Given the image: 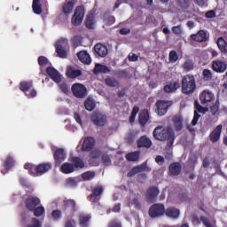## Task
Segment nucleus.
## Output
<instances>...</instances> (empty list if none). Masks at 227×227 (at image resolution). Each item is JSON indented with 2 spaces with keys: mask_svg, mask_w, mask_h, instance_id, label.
<instances>
[{
  "mask_svg": "<svg viewBox=\"0 0 227 227\" xmlns=\"http://www.w3.org/2000/svg\"><path fill=\"white\" fill-rule=\"evenodd\" d=\"M153 137L159 141H167L168 148L173 146L175 141V132L173 131V128L157 127L153 130Z\"/></svg>",
  "mask_w": 227,
  "mask_h": 227,
  "instance_id": "1",
  "label": "nucleus"
},
{
  "mask_svg": "<svg viewBox=\"0 0 227 227\" xmlns=\"http://www.w3.org/2000/svg\"><path fill=\"white\" fill-rule=\"evenodd\" d=\"M25 169H29V173L32 176H40V175H43V173H47L52 168L51 163H43L35 167L31 163H26L24 166Z\"/></svg>",
  "mask_w": 227,
  "mask_h": 227,
  "instance_id": "2",
  "label": "nucleus"
},
{
  "mask_svg": "<svg viewBox=\"0 0 227 227\" xmlns=\"http://www.w3.org/2000/svg\"><path fill=\"white\" fill-rule=\"evenodd\" d=\"M196 90V79L193 75L187 74L182 79V92L184 95H191Z\"/></svg>",
  "mask_w": 227,
  "mask_h": 227,
  "instance_id": "3",
  "label": "nucleus"
},
{
  "mask_svg": "<svg viewBox=\"0 0 227 227\" xmlns=\"http://www.w3.org/2000/svg\"><path fill=\"white\" fill-rule=\"evenodd\" d=\"M84 13H85L84 7L77 6L71 18L72 26H75V27L81 26L82 24V20H84Z\"/></svg>",
  "mask_w": 227,
  "mask_h": 227,
  "instance_id": "4",
  "label": "nucleus"
},
{
  "mask_svg": "<svg viewBox=\"0 0 227 227\" xmlns=\"http://www.w3.org/2000/svg\"><path fill=\"white\" fill-rule=\"evenodd\" d=\"M68 51H70V46L68 45L67 39H60L57 42L56 52L59 58H67V54H68Z\"/></svg>",
  "mask_w": 227,
  "mask_h": 227,
  "instance_id": "5",
  "label": "nucleus"
},
{
  "mask_svg": "<svg viewBox=\"0 0 227 227\" xmlns=\"http://www.w3.org/2000/svg\"><path fill=\"white\" fill-rule=\"evenodd\" d=\"M71 91L76 98H84L86 95H88V90L86 89V86L81 84V83H74L73 84L71 88Z\"/></svg>",
  "mask_w": 227,
  "mask_h": 227,
  "instance_id": "6",
  "label": "nucleus"
},
{
  "mask_svg": "<svg viewBox=\"0 0 227 227\" xmlns=\"http://www.w3.org/2000/svg\"><path fill=\"white\" fill-rule=\"evenodd\" d=\"M165 212L163 204H154L149 209V215L150 217H160V215H164Z\"/></svg>",
  "mask_w": 227,
  "mask_h": 227,
  "instance_id": "7",
  "label": "nucleus"
},
{
  "mask_svg": "<svg viewBox=\"0 0 227 227\" xmlns=\"http://www.w3.org/2000/svg\"><path fill=\"white\" fill-rule=\"evenodd\" d=\"M91 121L98 127H104L107 123V117L101 113H94L91 115Z\"/></svg>",
  "mask_w": 227,
  "mask_h": 227,
  "instance_id": "8",
  "label": "nucleus"
},
{
  "mask_svg": "<svg viewBox=\"0 0 227 227\" xmlns=\"http://www.w3.org/2000/svg\"><path fill=\"white\" fill-rule=\"evenodd\" d=\"M212 68L214 72L217 74H224V72H226L227 64L223 60L216 59L212 62Z\"/></svg>",
  "mask_w": 227,
  "mask_h": 227,
  "instance_id": "9",
  "label": "nucleus"
},
{
  "mask_svg": "<svg viewBox=\"0 0 227 227\" xmlns=\"http://www.w3.org/2000/svg\"><path fill=\"white\" fill-rule=\"evenodd\" d=\"M156 113L159 116H164L168 113V109L169 108V103L167 101H158L156 103Z\"/></svg>",
  "mask_w": 227,
  "mask_h": 227,
  "instance_id": "10",
  "label": "nucleus"
},
{
  "mask_svg": "<svg viewBox=\"0 0 227 227\" xmlns=\"http://www.w3.org/2000/svg\"><path fill=\"white\" fill-rule=\"evenodd\" d=\"M195 107H196V110L194 111V116L192 121V125H193V126L196 125L198 123V120H200V114H198V113L205 114V113H207V111H208L207 108H205V107L200 106L198 101L195 102Z\"/></svg>",
  "mask_w": 227,
  "mask_h": 227,
  "instance_id": "11",
  "label": "nucleus"
},
{
  "mask_svg": "<svg viewBox=\"0 0 227 227\" xmlns=\"http://www.w3.org/2000/svg\"><path fill=\"white\" fill-rule=\"evenodd\" d=\"M46 72L48 75L51 77V79L54 81V82H57V84H59V82H61V74L58 70H56V68L48 67L46 69Z\"/></svg>",
  "mask_w": 227,
  "mask_h": 227,
  "instance_id": "12",
  "label": "nucleus"
},
{
  "mask_svg": "<svg viewBox=\"0 0 227 227\" xmlns=\"http://www.w3.org/2000/svg\"><path fill=\"white\" fill-rule=\"evenodd\" d=\"M142 171H151L150 168H148V165H146V163H143L140 166L134 167L128 173V176H134L135 175H137V173H142Z\"/></svg>",
  "mask_w": 227,
  "mask_h": 227,
  "instance_id": "13",
  "label": "nucleus"
},
{
  "mask_svg": "<svg viewBox=\"0 0 227 227\" xmlns=\"http://www.w3.org/2000/svg\"><path fill=\"white\" fill-rule=\"evenodd\" d=\"M94 51L96 54L99 56V58H106V56L108 54L107 47L102 43H97L94 46Z\"/></svg>",
  "mask_w": 227,
  "mask_h": 227,
  "instance_id": "14",
  "label": "nucleus"
},
{
  "mask_svg": "<svg viewBox=\"0 0 227 227\" xmlns=\"http://www.w3.org/2000/svg\"><path fill=\"white\" fill-rule=\"evenodd\" d=\"M77 58L82 63H84V65H90V63H91V57H90V54L86 51L78 52Z\"/></svg>",
  "mask_w": 227,
  "mask_h": 227,
  "instance_id": "15",
  "label": "nucleus"
},
{
  "mask_svg": "<svg viewBox=\"0 0 227 227\" xmlns=\"http://www.w3.org/2000/svg\"><path fill=\"white\" fill-rule=\"evenodd\" d=\"M178 88H180V82L174 81L165 85L164 91H166V93H175Z\"/></svg>",
  "mask_w": 227,
  "mask_h": 227,
  "instance_id": "16",
  "label": "nucleus"
},
{
  "mask_svg": "<svg viewBox=\"0 0 227 227\" xmlns=\"http://www.w3.org/2000/svg\"><path fill=\"white\" fill-rule=\"evenodd\" d=\"M95 145V138L93 137H86L83 140L82 150V152H89V150H91Z\"/></svg>",
  "mask_w": 227,
  "mask_h": 227,
  "instance_id": "17",
  "label": "nucleus"
},
{
  "mask_svg": "<svg viewBox=\"0 0 227 227\" xmlns=\"http://www.w3.org/2000/svg\"><path fill=\"white\" fill-rule=\"evenodd\" d=\"M54 159L57 164H61L67 159V153L63 149H58L54 153Z\"/></svg>",
  "mask_w": 227,
  "mask_h": 227,
  "instance_id": "18",
  "label": "nucleus"
},
{
  "mask_svg": "<svg viewBox=\"0 0 227 227\" xmlns=\"http://www.w3.org/2000/svg\"><path fill=\"white\" fill-rule=\"evenodd\" d=\"M191 38L193 42H207V33L204 30H200L197 34L192 35Z\"/></svg>",
  "mask_w": 227,
  "mask_h": 227,
  "instance_id": "19",
  "label": "nucleus"
},
{
  "mask_svg": "<svg viewBox=\"0 0 227 227\" xmlns=\"http://www.w3.org/2000/svg\"><path fill=\"white\" fill-rule=\"evenodd\" d=\"M38 205H40V199L36 197H31L27 200V208L28 210H35Z\"/></svg>",
  "mask_w": 227,
  "mask_h": 227,
  "instance_id": "20",
  "label": "nucleus"
},
{
  "mask_svg": "<svg viewBox=\"0 0 227 227\" xmlns=\"http://www.w3.org/2000/svg\"><path fill=\"white\" fill-rule=\"evenodd\" d=\"M172 121H173L175 130L178 131L184 129V119H182V116L180 115L174 116Z\"/></svg>",
  "mask_w": 227,
  "mask_h": 227,
  "instance_id": "21",
  "label": "nucleus"
},
{
  "mask_svg": "<svg viewBox=\"0 0 227 227\" xmlns=\"http://www.w3.org/2000/svg\"><path fill=\"white\" fill-rule=\"evenodd\" d=\"M159 196V189L152 187L147 191L146 198L148 201H155V198Z\"/></svg>",
  "mask_w": 227,
  "mask_h": 227,
  "instance_id": "22",
  "label": "nucleus"
},
{
  "mask_svg": "<svg viewBox=\"0 0 227 227\" xmlns=\"http://www.w3.org/2000/svg\"><path fill=\"white\" fill-rule=\"evenodd\" d=\"M137 146L138 148H150V146H152V140H150L146 136H143L138 140Z\"/></svg>",
  "mask_w": 227,
  "mask_h": 227,
  "instance_id": "23",
  "label": "nucleus"
},
{
  "mask_svg": "<svg viewBox=\"0 0 227 227\" xmlns=\"http://www.w3.org/2000/svg\"><path fill=\"white\" fill-rule=\"evenodd\" d=\"M100 162V151L94 150L90 154V164L92 166H98Z\"/></svg>",
  "mask_w": 227,
  "mask_h": 227,
  "instance_id": "24",
  "label": "nucleus"
},
{
  "mask_svg": "<svg viewBox=\"0 0 227 227\" xmlns=\"http://www.w3.org/2000/svg\"><path fill=\"white\" fill-rule=\"evenodd\" d=\"M165 215L167 217H170V219H177L180 215V210L176 209V207H168L165 211Z\"/></svg>",
  "mask_w": 227,
  "mask_h": 227,
  "instance_id": "25",
  "label": "nucleus"
},
{
  "mask_svg": "<svg viewBox=\"0 0 227 227\" xmlns=\"http://www.w3.org/2000/svg\"><path fill=\"white\" fill-rule=\"evenodd\" d=\"M182 171V166L180 163H172L169 166V173L172 175V176H176L180 175V172Z\"/></svg>",
  "mask_w": 227,
  "mask_h": 227,
  "instance_id": "26",
  "label": "nucleus"
},
{
  "mask_svg": "<svg viewBox=\"0 0 227 227\" xmlns=\"http://www.w3.org/2000/svg\"><path fill=\"white\" fill-rule=\"evenodd\" d=\"M223 130V125H218L214 131L211 133V141L213 143H216L219 141V137H221V131Z\"/></svg>",
  "mask_w": 227,
  "mask_h": 227,
  "instance_id": "27",
  "label": "nucleus"
},
{
  "mask_svg": "<svg viewBox=\"0 0 227 227\" xmlns=\"http://www.w3.org/2000/svg\"><path fill=\"white\" fill-rule=\"evenodd\" d=\"M214 99V95L208 90H204L200 95V100L202 104H207V102H212Z\"/></svg>",
  "mask_w": 227,
  "mask_h": 227,
  "instance_id": "28",
  "label": "nucleus"
},
{
  "mask_svg": "<svg viewBox=\"0 0 227 227\" xmlns=\"http://www.w3.org/2000/svg\"><path fill=\"white\" fill-rule=\"evenodd\" d=\"M75 4L73 2V1H68V2H66L64 4H63V13H65V15H70V13H72V12L74 11V5Z\"/></svg>",
  "mask_w": 227,
  "mask_h": 227,
  "instance_id": "29",
  "label": "nucleus"
},
{
  "mask_svg": "<svg viewBox=\"0 0 227 227\" xmlns=\"http://www.w3.org/2000/svg\"><path fill=\"white\" fill-rule=\"evenodd\" d=\"M61 171L62 173L68 175L75 171V167L74 166V164L66 162L61 166Z\"/></svg>",
  "mask_w": 227,
  "mask_h": 227,
  "instance_id": "30",
  "label": "nucleus"
},
{
  "mask_svg": "<svg viewBox=\"0 0 227 227\" xmlns=\"http://www.w3.org/2000/svg\"><path fill=\"white\" fill-rule=\"evenodd\" d=\"M67 77H70V79H75V77H79V75H81V71L69 67L67 71Z\"/></svg>",
  "mask_w": 227,
  "mask_h": 227,
  "instance_id": "31",
  "label": "nucleus"
},
{
  "mask_svg": "<svg viewBox=\"0 0 227 227\" xmlns=\"http://www.w3.org/2000/svg\"><path fill=\"white\" fill-rule=\"evenodd\" d=\"M109 73V68L105 65L97 64L94 68V74H107Z\"/></svg>",
  "mask_w": 227,
  "mask_h": 227,
  "instance_id": "32",
  "label": "nucleus"
},
{
  "mask_svg": "<svg viewBox=\"0 0 227 227\" xmlns=\"http://www.w3.org/2000/svg\"><path fill=\"white\" fill-rule=\"evenodd\" d=\"M32 8L34 13L40 15L42 13V4H40V0H33Z\"/></svg>",
  "mask_w": 227,
  "mask_h": 227,
  "instance_id": "33",
  "label": "nucleus"
},
{
  "mask_svg": "<svg viewBox=\"0 0 227 227\" xmlns=\"http://www.w3.org/2000/svg\"><path fill=\"white\" fill-rule=\"evenodd\" d=\"M149 118L150 115L148 114V111L146 110H144L142 113L139 114V121L142 125H146Z\"/></svg>",
  "mask_w": 227,
  "mask_h": 227,
  "instance_id": "34",
  "label": "nucleus"
},
{
  "mask_svg": "<svg viewBox=\"0 0 227 227\" xmlns=\"http://www.w3.org/2000/svg\"><path fill=\"white\" fill-rule=\"evenodd\" d=\"M14 160L12 157H8L5 163H4V169H2V173L4 175H5V173L8 172V170L10 169V168H12L13 164H14Z\"/></svg>",
  "mask_w": 227,
  "mask_h": 227,
  "instance_id": "35",
  "label": "nucleus"
},
{
  "mask_svg": "<svg viewBox=\"0 0 227 227\" xmlns=\"http://www.w3.org/2000/svg\"><path fill=\"white\" fill-rule=\"evenodd\" d=\"M84 107L87 111H93L95 109V100L89 98L84 103Z\"/></svg>",
  "mask_w": 227,
  "mask_h": 227,
  "instance_id": "36",
  "label": "nucleus"
},
{
  "mask_svg": "<svg viewBox=\"0 0 227 227\" xmlns=\"http://www.w3.org/2000/svg\"><path fill=\"white\" fill-rule=\"evenodd\" d=\"M218 49L221 52H227V43L223 37H220L217 41Z\"/></svg>",
  "mask_w": 227,
  "mask_h": 227,
  "instance_id": "37",
  "label": "nucleus"
},
{
  "mask_svg": "<svg viewBox=\"0 0 227 227\" xmlns=\"http://www.w3.org/2000/svg\"><path fill=\"white\" fill-rule=\"evenodd\" d=\"M103 191L104 189L102 188V186H98L94 188L92 192V195L90 197L91 201L95 202V198H97V196H100Z\"/></svg>",
  "mask_w": 227,
  "mask_h": 227,
  "instance_id": "38",
  "label": "nucleus"
},
{
  "mask_svg": "<svg viewBox=\"0 0 227 227\" xmlns=\"http://www.w3.org/2000/svg\"><path fill=\"white\" fill-rule=\"evenodd\" d=\"M86 27L89 29H93V27H95V17L93 16V14H90L87 17Z\"/></svg>",
  "mask_w": 227,
  "mask_h": 227,
  "instance_id": "39",
  "label": "nucleus"
},
{
  "mask_svg": "<svg viewBox=\"0 0 227 227\" xmlns=\"http://www.w3.org/2000/svg\"><path fill=\"white\" fill-rule=\"evenodd\" d=\"M127 160L134 162L139 159V152L129 153L126 155Z\"/></svg>",
  "mask_w": 227,
  "mask_h": 227,
  "instance_id": "40",
  "label": "nucleus"
},
{
  "mask_svg": "<svg viewBox=\"0 0 227 227\" xmlns=\"http://www.w3.org/2000/svg\"><path fill=\"white\" fill-rule=\"evenodd\" d=\"M71 161L74 165V168H84V161L78 157L72 158Z\"/></svg>",
  "mask_w": 227,
  "mask_h": 227,
  "instance_id": "41",
  "label": "nucleus"
},
{
  "mask_svg": "<svg viewBox=\"0 0 227 227\" xmlns=\"http://www.w3.org/2000/svg\"><path fill=\"white\" fill-rule=\"evenodd\" d=\"M33 87V82H23L20 83V90L21 91H24L27 93V91Z\"/></svg>",
  "mask_w": 227,
  "mask_h": 227,
  "instance_id": "42",
  "label": "nucleus"
},
{
  "mask_svg": "<svg viewBox=\"0 0 227 227\" xmlns=\"http://www.w3.org/2000/svg\"><path fill=\"white\" fill-rule=\"evenodd\" d=\"M90 217L88 215H81L80 216V225L82 227L88 226V223H90Z\"/></svg>",
  "mask_w": 227,
  "mask_h": 227,
  "instance_id": "43",
  "label": "nucleus"
},
{
  "mask_svg": "<svg viewBox=\"0 0 227 227\" xmlns=\"http://www.w3.org/2000/svg\"><path fill=\"white\" fill-rule=\"evenodd\" d=\"M200 221L203 223V224L206 227H215V222H210V220H208V218L207 217H200Z\"/></svg>",
  "mask_w": 227,
  "mask_h": 227,
  "instance_id": "44",
  "label": "nucleus"
},
{
  "mask_svg": "<svg viewBox=\"0 0 227 227\" xmlns=\"http://www.w3.org/2000/svg\"><path fill=\"white\" fill-rule=\"evenodd\" d=\"M106 84L110 86V88H116V86H118V81L114 78H107L106 80Z\"/></svg>",
  "mask_w": 227,
  "mask_h": 227,
  "instance_id": "45",
  "label": "nucleus"
},
{
  "mask_svg": "<svg viewBox=\"0 0 227 227\" xmlns=\"http://www.w3.org/2000/svg\"><path fill=\"white\" fill-rule=\"evenodd\" d=\"M95 177V172L87 171L82 175V178L85 181L91 180Z\"/></svg>",
  "mask_w": 227,
  "mask_h": 227,
  "instance_id": "46",
  "label": "nucleus"
},
{
  "mask_svg": "<svg viewBox=\"0 0 227 227\" xmlns=\"http://www.w3.org/2000/svg\"><path fill=\"white\" fill-rule=\"evenodd\" d=\"M178 61V53L176 51H172L169 52V62L170 63H176Z\"/></svg>",
  "mask_w": 227,
  "mask_h": 227,
  "instance_id": "47",
  "label": "nucleus"
},
{
  "mask_svg": "<svg viewBox=\"0 0 227 227\" xmlns=\"http://www.w3.org/2000/svg\"><path fill=\"white\" fill-rule=\"evenodd\" d=\"M137 113H139V107L135 106L131 112V115L129 117V121L130 123H134V121H136V116L137 114Z\"/></svg>",
  "mask_w": 227,
  "mask_h": 227,
  "instance_id": "48",
  "label": "nucleus"
},
{
  "mask_svg": "<svg viewBox=\"0 0 227 227\" xmlns=\"http://www.w3.org/2000/svg\"><path fill=\"white\" fill-rule=\"evenodd\" d=\"M77 185V181L74 177H70L66 180V187H75Z\"/></svg>",
  "mask_w": 227,
  "mask_h": 227,
  "instance_id": "49",
  "label": "nucleus"
},
{
  "mask_svg": "<svg viewBox=\"0 0 227 227\" xmlns=\"http://www.w3.org/2000/svg\"><path fill=\"white\" fill-rule=\"evenodd\" d=\"M194 68V64L192 63V60H186L184 65V69L186 72H190V70H192Z\"/></svg>",
  "mask_w": 227,
  "mask_h": 227,
  "instance_id": "50",
  "label": "nucleus"
},
{
  "mask_svg": "<svg viewBox=\"0 0 227 227\" xmlns=\"http://www.w3.org/2000/svg\"><path fill=\"white\" fill-rule=\"evenodd\" d=\"M64 205L66 208H70L71 210H74V208H75V202L72 200H65Z\"/></svg>",
  "mask_w": 227,
  "mask_h": 227,
  "instance_id": "51",
  "label": "nucleus"
},
{
  "mask_svg": "<svg viewBox=\"0 0 227 227\" xmlns=\"http://www.w3.org/2000/svg\"><path fill=\"white\" fill-rule=\"evenodd\" d=\"M172 32L175 35H177L178 36H180V35L184 34V29L182 28V26L177 25V26L172 27Z\"/></svg>",
  "mask_w": 227,
  "mask_h": 227,
  "instance_id": "52",
  "label": "nucleus"
},
{
  "mask_svg": "<svg viewBox=\"0 0 227 227\" xmlns=\"http://www.w3.org/2000/svg\"><path fill=\"white\" fill-rule=\"evenodd\" d=\"M43 212H45V208L43 207H38L34 209V215L40 217V215H43Z\"/></svg>",
  "mask_w": 227,
  "mask_h": 227,
  "instance_id": "53",
  "label": "nucleus"
},
{
  "mask_svg": "<svg viewBox=\"0 0 227 227\" xmlns=\"http://www.w3.org/2000/svg\"><path fill=\"white\" fill-rule=\"evenodd\" d=\"M202 75L204 81H210V79H212V71H210L209 69H205Z\"/></svg>",
  "mask_w": 227,
  "mask_h": 227,
  "instance_id": "54",
  "label": "nucleus"
},
{
  "mask_svg": "<svg viewBox=\"0 0 227 227\" xmlns=\"http://www.w3.org/2000/svg\"><path fill=\"white\" fill-rule=\"evenodd\" d=\"M102 162L104 166H111V158L107 154H103Z\"/></svg>",
  "mask_w": 227,
  "mask_h": 227,
  "instance_id": "55",
  "label": "nucleus"
},
{
  "mask_svg": "<svg viewBox=\"0 0 227 227\" xmlns=\"http://www.w3.org/2000/svg\"><path fill=\"white\" fill-rule=\"evenodd\" d=\"M28 227H42V223L36 218H32L31 224Z\"/></svg>",
  "mask_w": 227,
  "mask_h": 227,
  "instance_id": "56",
  "label": "nucleus"
},
{
  "mask_svg": "<svg viewBox=\"0 0 227 227\" xmlns=\"http://www.w3.org/2000/svg\"><path fill=\"white\" fill-rule=\"evenodd\" d=\"M38 63L41 67H43L44 65H47V63H49V60L47 59V58L41 56L38 58Z\"/></svg>",
  "mask_w": 227,
  "mask_h": 227,
  "instance_id": "57",
  "label": "nucleus"
},
{
  "mask_svg": "<svg viewBox=\"0 0 227 227\" xmlns=\"http://www.w3.org/2000/svg\"><path fill=\"white\" fill-rule=\"evenodd\" d=\"M59 88H60L61 91H63V93H68V91L70 90L68 85H67V83H65V82L60 83Z\"/></svg>",
  "mask_w": 227,
  "mask_h": 227,
  "instance_id": "58",
  "label": "nucleus"
},
{
  "mask_svg": "<svg viewBox=\"0 0 227 227\" xmlns=\"http://www.w3.org/2000/svg\"><path fill=\"white\" fill-rule=\"evenodd\" d=\"M51 215H52L53 219H55V221H56L58 219H59V217H61V211L55 210L52 212Z\"/></svg>",
  "mask_w": 227,
  "mask_h": 227,
  "instance_id": "59",
  "label": "nucleus"
},
{
  "mask_svg": "<svg viewBox=\"0 0 227 227\" xmlns=\"http://www.w3.org/2000/svg\"><path fill=\"white\" fill-rule=\"evenodd\" d=\"M27 97H29V98H33L36 97V91L35 90H31L29 92H26Z\"/></svg>",
  "mask_w": 227,
  "mask_h": 227,
  "instance_id": "60",
  "label": "nucleus"
},
{
  "mask_svg": "<svg viewBox=\"0 0 227 227\" xmlns=\"http://www.w3.org/2000/svg\"><path fill=\"white\" fill-rule=\"evenodd\" d=\"M182 8H187L189 6V0H179Z\"/></svg>",
  "mask_w": 227,
  "mask_h": 227,
  "instance_id": "61",
  "label": "nucleus"
},
{
  "mask_svg": "<svg viewBox=\"0 0 227 227\" xmlns=\"http://www.w3.org/2000/svg\"><path fill=\"white\" fill-rule=\"evenodd\" d=\"M157 164H163L164 163V157L162 156H157L155 159Z\"/></svg>",
  "mask_w": 227,
  "mask_h": 227,
  "instance_id": "62",
  "label": "nucleus"
},
{
  "mask_svg": "<svg viewBox=\"0 0 227 227\" xmlns=\"http://www.w3.org/2000/svg\"><path fill=\"white\" fill-rule=\"evenodd\" d=\"M139 57L137 54H132L129 56V61H137Z\"/></svg>",
  "mask_w": 227,
  "mask_h": 227,
  "instance_id": "63",
  "label": "nucleus"
},
{
  "mask_svg": "<svg viewBox=\"0 0 227 227\" xmlns=\"http://www.w3.org/2000/svg\"><path fill=\"white\" fill-rule=\"evenodd\" d=\"M65 227H75V222L69 220L66 223V226Z\"/></svg>",
  "mask_w": 227,
  "mask_h": 227,
  "instance_id": "64",
  "label": "nucleus"
}]
</instances>
